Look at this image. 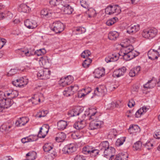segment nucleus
<instances>
[{"label": "nucleus", "mask_w": 160, "mask_h": 160, "mask_svg": "<svg viewBox=\"0 0 160 160\" xmlns=\"http://www.w3.org/2000/svg\"><path fill=\"white\" fill-rule=\"evenodd\" d=\"M97 112L96 109L94 108L89 109L88 111L85 112V118L86 115L88 117L90 120H92L90 123L89 129L90 130H94L100 128L101 125L103 124V122L102 121L98 120L95 114Z\"/></svg>", "instance_id": "1"}, {"label": "nucleus", "mask_w": 160, "mask_h": 160, "mask_svg": "<svg viewBox=\"0 0 160 160\" xmlns=\"http://www.w3.org/2000/svg\"><path fill=\"white\" fill-rule=\"evenodd\" d=\"M123 50V53L120 55L126 61L130 60L138 55V52L134 50L133 47L131 45L125 47Z\"/></svg>", "instance_id": "2"}, {"label": "nucleus", "mask_w": 160, "mask_h": 160, "mask_svg": "<svg viewBox=\"0 0 160 160\" xmlns=\"http://www.w3.org/2000/svg\"><path fill=\"white\" fill-rule=\"evenodd\" d=\"M157 32V30L155 28H148L143 30L141 35L146 39H151L155 37Z\"/></svg>", "instance_id": "3"}, {"label": "nucleus", "mask_w": 160, "mask_h": 160, "mask_svg": "<svg viewBox=\"0 0 160 160\" xmlns=\"http://www.w3.org/2000/svg\"><path fill=\"white\" fill-rule=\"evenodd\" d=\"M51 30L56 33H60L63 31L64 29V24L60 21L53 22L50 26Z\"/></svg>", "instance_id": "4"}, {"label": "nucleus", "mask_w": 160, "mask_h": 160, "mask_svg": "<svg viewBox=\"0 0 160 160\" xmlns=\"http://www.w3.org/2000/svg\"><path fill=\"white\" fill-rule=\"evenodd\" d=\"M121 8L118 5L109 6L107 7L105 9V12L106 14L111 15L114 13L118 15L121 12Z\"/></svg>", "instance_id": "5"}, {"label": "nucleus", "mask_w": 160, "mask_h": 160, "mask_svg": "<svg viewBox=\"0 0 160 160\" xmlns=\"http://www.w3.org/2000/svg\"><path fill=\"white\" fill-rule=\"evenodd\" d=\"M107 90L105 86L101 85L97 87L94 90L93 96L92 98L95 96L99 97H103L107 93Z\"/></svg>", "instance_id": "6"}, {"label": "nucleus", "mask_w": 160, "mask_h": 160, "mask_svg": "<svg viewBox=\"0 0 160 160\" xmlns=\"http://www.w3.org/2000/svg\"><path fill=\"white\" fill-rule=\"evenodd\" d=\"M13 101L9 98H3L0 102V112L2 111L4 108H7L11 106Z\"/></svg>", "instance_id": "7"}, {"label": "nucleus", "mask_w": 160, "mask_h": 160, "mask_svg": "<svg viewBox=\"0 0 160 160\" xmlns=\"http://www.w3.org/2000/svg\"><path fill=\"white\" fill-rule=\"evenodd\" d=\"M76 150V145L73 143H71L65 146L63 148L62 151L65 153L70 154Z\"/></svg>", "instance_id": "8"}, {"label": "nucleus", "mask_w": 160, "mask_h": 160, "mask_svg": "<svg viewBox=\"0 0 160 160\" xmlns=\"http://www.w3.org/2000/svg\"><path fill=\"white\" fill-rule=\"evenodd\" d=\"M82 112L80 107L76 106L69 110L68 113L69 117H74L78 115Z\"/></svg>", "instance_id": "9"}, {"label": "nucleus", "mask_w": 160, "mask_h": 160, "mask_svg": "<svg viewBox=\"0 0 160 160\" xmlns=\"http://www.w3.org/2000/svg\"><path fill=\"white\" fill-rule=\"evenodd\" d=\"M49 126L48 125H44L41 127L38 132V137L41 138H44L49 131Z\"/></svg>", "instance_id": "10"}, {"label": "nucleus", "mask_w": 160, "mask_h": 160, "mask_svg": "<svg viewBox=\"0 0 160 160\" xmlns=\"http://www.w3.org/2000/svg\"><path fill=\"white\" fill-rule=\"evenodd\" d=\"M13 125L14 122L12 121L7 122L1 126L0 130L2 132L6 133L10 131V129L13 127Z\"/></svg>", "instance_id": "11"}, {"label": "nucleus", "mask_w": 160, "mask_h": 160, "mask_svg": "<svg viewBox=\"0 0 160 160\" xmlns=\"http://www.w3.org/2000/svg\"><path fill=\"white\" fill-rule=\"evenodd\" d=\"M85 115V113L83 115L82 120L78 121L76 122L73 125V127L77 130H80L83 128L86 125V122L84 120L85 118H84V116Z\"/></svg>", "instance_id": "12"}, {"label": "nucleus", "mask_w": 160, "mask_h": 160, "mask_svg": "<svg viewBox=\"0 0 160 160\" xmlns=\"http://www.w3.org/2000/svg\"><path fill=\"white\" fill-rule=\"evenodd\" d=\"M105 69L99 68L95 69L93 72V76L95 78L99 79L104 75Z\"/></svg>", "instance_id": "13"}, {"label": "nucleus", "mask_w": 160, "mask_h": 160, "mask_svg": "<svg viewBox=\"0 0 160 160\" xmlns=\"http://www.w3.org/2000/svg\"><path fill=\"white\" fill-rule=\"evenodd\" d=\"M139 24L131 25L127 28V32L129 34H133L139 31Z\"/></svg>", "instance_id": "14"}, {"label": "nucleus", "mask_w": 160, "mask_h": 160, "mask_svg": "<svg viewBox=\"0 0 160 160\" xmlns=\"http://www.w3.org/2000/svg\"><path fill=\"white\" fill-rule=\"evenodd\" d=\"M115 150L112 147H109L104 152V156L107 158L110 157V159H112V157L114 156Z\"/></svg>", "instance_id": "15"}, {"label": "nucleus", "mask_w": 160, "mask_h": 160, "mask_svg": "<svg viewBox=\"0 0 160 160\" xmlns=\"http://www.w3.org/2000/svg\"><path fill=\"white\" fill-rule=\"evenodd\" d=\"M148 58L152 60L157 59L159 57H160L158 51L154 49H151L148 53Z\"/></svg>", "instance_id": "16"}, {"label": "nucleus", "mask_w": 160, "mask_h": 160, "mask_svg": "<svg viewBox=\"0 0 160 160\" xmlns=\"http://www.w3.org/2000/svg\"><path fill=\"white\" fill-rule=\"evenodd\" d=\"M25 25L28 28L33 29L36 28L37 26V23L35 21L30 20L29 19H27L24 22Z\"/></svg>", "instance_id": "17"}, {"label": "nucleus", "mask_w": 160, "mask_h": 160, "mask_svg": "<svg viewBox=\"0 0 160 160\" xmlns=\"http://www.w3.org/2000/svg\"><path fill=\"white\" fill-rule=\"evenodd\" d=\"M126 68L123 67L122 68L115 71L113 73V76L114 77L119 78L124 75L126 72Z\"/></svg>", "instance_id": "18"}, {"label": "nucleus", "mask_w": 160, "mask_h": 160, "mask_svg": "<svg viewBox=\"0 0 160 160\" xmlns=\"http://www.w3.org/2000/svg\"><path fill=\"white\" fill-rule=\"evenodd\" d=\"M63 3L61 4L62 6V10L65 14H72L73 11V9L69 5H65Z\"/></svg>", "instance_id": "19"}, {"label": "nucleus", "mask_w": 160, "mask_h": 160, "mask_svg": "<svg viewBox=\"0 0 160 160\" xmlns=\"http://www.w3.org/2000/svg\"><path fill=\"white\" fill-rule=\"evenodd\" d=\"M128 131L131 134H136L140 131V128L137 125H132L130 126Z\"/></svg>", "instance_id": "20"}, {"label": "nucleus", "mask_w": 160, "mask_h": 160, "mask_svg": "<svg viewBox=\"0 0 160 160\" xmlns=\"http://www.w3.org/2000/svg\"><path fill=\"white\" fill-rule=\"evenodd\" d=\"M52 13L47 9L44 8L41 11V16L45 18H48L52 16Z\"/></svg>", "instance_id": "21"}, {"label": "nucleus", "mask_w": 160, "mask_h": 160, "mask_svg": "<svg viewBox=\"0 0 160 160\" xmlns=\"http://www.w3.org/2000/svg\"><path fill=\"white\" fill-rule=\"evenodd\" d=\"M141 68L137 66L132 68L130 71L129 74L130 77H133L137 75L140 72Z\"/></svg>", "instance_id": "22"}, {"label": "nucleus", "mask_w": 160, "mask_h": 160, "mask_svg": "<svg viewBox=\"0 0 160 160\" xmlns=\"http://www.w3.org/2000/svg\"><path fill=\"white\" fill-rule=\"evenodd\" d=\"M148 109L145 106L142 107L140 108L136 112L135 116L136 118H139L141 116L145 113Z\"/></svg>", "instance_id": "23"}, {"label": "nucleus", "mask_w": 160, "mask_h": 160, "mask_svg": "<svg viewBox=\"0 0 160 160\" xmlns=\"http://www.w3.org/2000/svg\"><path fill=\"white\" fill-rule=\"evenodd\" d=\"M68 123L67 121L64 120H60L59 121L57 124V128L58 130H62L65 129Z\"/></svg>", "instance_id": "24"}, {"label": "nucleus", "mask_w": 160, "mask_h": 160, "mask_svg": "<svg viewBox=\"0 0 160 160\" xmlns=\"http://www.w3.org/2000/svg\"><path fill=\"white\" fill-rule=\"evenodd\" d=\"M128 157V153L124 152L117 155L115 159V160H127Z\"/></svg>", "instance_id": "25"}, {"label": "nucleus", "mask_w": 160, "mask_h": 160, "mask_svg": "<svg viewBox=\"0 0 160 160\" xmlns=\"http://www.w3.org/2000/svg\"><path fill=\"white\" fill-rule=\"evenodd\" d=\"M66 135L63 132H60L57 133L55 138V140L58 142H63L65 139Z\"/></svg>", "instance_id": "26"}, {"label": "nucleus", "mask_w": 160, "mask_h": 160, "mask_svg": "<svg viewBox=\"0 0 160 160\" xmlns=\"http://www.w3.org/2000/svg\"><path fill=\"white\" fill-rule=\"evenodd\" d=\"M22 1L24 2L25 3H22V4H21V8L22 10V11L24 12H29L30 10V8L26 4L27 3V0H24V1H23V0H22V1H21V2Z\"/></svg>", "instance_id": "27"}, {"label": "nucleus", "mask_w": 160, "mask_h": 160, "mask_svg": "<svg viewBox=\"0 0 160 160\" xmlns=\"http://www.w3.org/2000/svg\"><path fill=\"white\" fill-rule=\"evenodd\" d=\"M63 2L61 0H50L49 3L52 7L59 6V8H60L61 4L63 3Z\"/></svg>", "instance_id": "28"}, {"label": "nucleus", "mask_w": 160, "mask_h": 160, "mask_svg": "<svg viewBox=\"0 0 160 160\" xmlns=\"http://www.w3.org/2000/svg\"><path fill=\"white\" fill-rule=\"evenodd\" d=\"M109 145L108 142L107 141H104L101 142L99 144V148L100 150L103 151L106 150L108 148H109Z\"/></svg>", "instance_id": "29"}, {"label": "nucleus", "mask_w": 160, "mask_h": 160, "mask_svg": "<svg viewBox=\"0 0 160 160\" xmlns=\"http://www.w3.org/2000/svg\"><path fill=\"white\" fill-rule=\"evenodd\" d=\"M37 156L36 152L34 151L30 152L26 154V158L28 160H34Z\"/></svg>", "instance_id": "30"}, {"label": "nucleus", "mask_w": 160, "mask_h": 160, "mask_svg": "<svg viewBox=\"0 0 160 160\" xmlns=\"http://www.w3.org/2000/svg\"><path fill=\"white\" fill-rule=\"evenodd\" d=\"M119 35V33L118 32L114 31L109 33L108 38L110 40H115L118 37Z\"/></svg>", "instance_id": "31"}, {"label": "nucleus", "mask_w": 160, "mask_h": 160, "mask_svg": "<svg viewBox=\"0 0 160 160\" xmlns=\"http://www.w3.org/2000/svg\"><path fill=\"white\" fill-rule=\"evenodd\" d=\"M83 130H81V131H78L73 133L72 135V137L74 139H78L82 137L83 135Z\"/></svg>", "instance_id": "32"}, {"label": "nucleus", "mask_w": 160, "mask_h": 160, "mask_svg": "<svg viewBox=\"0 0 160 160\" xmlns=\"http://www.w3.org/2000/svg\"><path fill=\"white\" fill-rule=\"evenodd\" d=\"M34 138H36V137L32 135L28 137L23 138L21 139V141L23 143L28 142H32L36 140V139Z\"/></svg>", "instance_id": "33"}, {"label": "nucleus", "mask_w": 160, "mask_h": 160, "mask_svg": "<svg viewBox=\"0 0 160 160\" xmlns=\"http://www.w3.org/2000/svg\"><path fill=\"white\" fill-rule=\"evenodd\" d=\"M63 95L66 97H69L73 94L72 89L70 87L65 88L63 92Z\"/></svg>", "instance_id": "34"}, {"label": "nucleus", "mask_w": 160, "mask_h": 160, "mask_svg": "<svg viewBox=\"0 0 160 160\" xmlns=\"http://www.w3.org/2000/svg\"><path fill=\"white\" fill-rule=\"evenodd\" d=\"M92 147L89 146H84L82 149V152L85 154H90L92 149Z\"/></svg>", "instance_id": "35"}, {"label": "nucleus", "mask_w": 160, "mask_h": 160, "mask_svg": "<svg viewBox=\"0 0 160 160\" xmlns=\"http://www.w3.org/2000/svg\"><path fill=\"white\" fill-rule=\"evenodd\" d=\"M53 148V146L51 143H47L43 146L44 151L45 152H49Z\"/></svg>", "instance_id": "36"}, {"label": "nucleus", "mask_w": 160, "mask_h": 160, "mask_svg": "<svg viewBox=\"0 0 160 160\" xmlns=\"http://www.w3.org/2000/svg\"><path fill=\"white\" fill-rule=\"evenodd\" d=\"M126 140V137H123L118 138L115 143L116 146L118 147L122 145Z\"/></svg>", "instance_id": "37"}, {"label": "nucleus", "mask_w": 160, "mask_h": 160, "mask_svg": "<svg viewBox=\"0 0 160 160\" xmlns=\"http://www.w3.org/2000/svg\"><path fill=\"white\" fill-rule=\"evenodd\" d=\"M118 20V19L117 17H114L108 20L106 22V24L108 26H110L115 23Z\"/></svg>", "instance_id": "38"}, {"label": "nucleus", "mask_w": 160, "mask_h": 160, "mask_svg": "<svg viewBox=\"0 0 160 160\" xmlns=\"http://www.w3.org/2000/svg\"><path fill=\"white\" fill-rule=\"evenodd\" d=\"M46 53V51L44 48L37 50L35 52V54L38 56L43 55Z\"/></svg>", "instance_id": "39"}, {"label": "nucleus", "mask_w": 160, "mask_h": 160, "mask_svg": "<svg viewBox=\"0 0 160 160\" xmlns=\"http://www.w3.org/2000/svg\"><path fill=\"white\" fill-rule=\"evenodd\" d=\"M153 81H148V82L144 84L143 87L145 88H152L155 85V83H153Z\"/></svg>", "instance_id": "40"}, {"label": "nucleus", "mask_w": 160, "mask_h": 160, "mask_svg": "<svg viewBox=\"0 0 160 160\" xmlns=\"http://www.w3.org/2000/svg\"><path fill=\"white\" fill-rule=\"evenodd\" d=\"M32 55L31 52L28 50H21V55L22 56V57L25 56L29 57Z\"/></svg>", "instance_id": "41"}, {"label": "nucleus", "mask_w": 160, "mask_h": 160, "mask_svg": "<svg viewBox=\"0 0 160 160\" xmlns=\"http://www.w3.org/2000/svg\"><path fill=\"white\" fill-rule=\"evenodd\" d=\"M85 30V29L84 28L79 27L76 28L74 30V32H76V34H78L84 32Z\"/></svg>", "instance_id": "42"}, {"label": "nucleus", "mask_w": 160, "mask_h": 160, "mask_svg": "<svg viewBox=\"0 0 160 160\" xmlns=\"http://www.w3.org/2000/svg\"><path fill=\"white\" fill-rule=\"evenodd\" d=\"M122 54V52L120 54L118 53H115L110 55L111 58H112V62H115L117 61L119 57V56L121 55L120 54Z\"/></svg>", "instance_id": "43"}, {"label": "nucleus", "mask_w": 160, "mask_h": 160, "mask_svg": "<svg viewBox=\"0 0 160 160\" xmlns=\"http://www.w3.org/2000/svg\"><path fill=\"white\" fill-rule=\"evenodd\" d=\"M142 146V142L139 141L134 143L133 145V148L136 150H140Z\"/></svg>", "instance_id": "44"}, {"label": "nucleus", "mask_w": 160, "mask_h": 160, "mask_svg": "<svg viewBox=\"0 0 160 160\" xmlns=\"http://www.w3.org/2000/svg\"><path fill=\"white\" fill-rule=\"evenodd\" d=\"M92 62V60L89 58H87L84 60L82 63V66L85 68H88L90 63Z\"/></svg>", "instance_id": "45"}, {"label": "nucleus", "mask_w": 160, "mask_h": 160, "mask_svg": "<svg viewBox=\"0 0 160 160\" xmlns=\"http://www.w3.org/2000/svg\"><path fill=\"white\" fill-rule=\"evenodd\" d=\"M48 113V110H42L41 111H39L38 112L37 115H38L39 118H41L45 116Z\"/></svg>", "instance_id": "46"}, {"label": "nucleus", "mask_w": 160, "mask_h": 160, "mask_svg": "<svg viewBox=\"0 0 160 160\" xmlns=\"http://www.w3.org/2000/svg\"><path fill=\"white\" fill-rule=\"evenodd\" d=\"M87 13L88 14V17L89 18L94 17L96 16V11L92 8H90L88 9V12Z\"/></svg>", "instance_id": "47"}, {"label": "nucleus", "mask_w": 160, "mask_h": 160, "mask_svg": "<svg viewBox=\"0 0 160 160\" xmlns=\"http://www.w3.org/2000/svg\"><path fill=\"white\" fill-rule=\"evenodd\" d=\"M19 69L17 68L11 69L7 73V75L8 76H11L16 74L18 71Z\"/></svg>", "instance_id": "48"}, {"label": "nucleus", "mask_w": 160, "mask_h": 160, "mask_svg": "<svg viewBox=\"0 0 160 160\" xmlns=\"http://www.w3.org/2000/svg\"><path fill=\"white\" fill-rule=\"evenodd\" d=\"M29 121V119L27 117L21 118V126H24Z\"/></svg>", "instance_id": "49"}, {"label": "nucleus", "mask_w": 160, "mask_h": 160, "mask_svg": "<svg viewBox=\"0 0 160 160\" xmlns=\"http://www.w3.org/2000/svg\"><path fill=\"white\" fill-rule=\"evenodd\" d=\"M91 52L88 50H86L84 51L81 54L82 57L83 58H88V57L90 55Z\"/></svg>", "instance_id": "50"}, {"label": "nucleus", "mask_w": 160, "mask_h": 160, "mask_svg": "<svg viewBox=\"0 0 160 160\" xmlns=\"http://www.w3.org/2000/svg\"><path fill=\"white\" fill-rule=\"evenodd\" d=\"M80 4L84 8H89V4L86 0H81L80 1Z\"/></svg>", "instance_id": "51"}, {"label": "nucleus", "mask_w": 160, "mask_h": 160, "mask_svg": "<svg viewBox=\"0 0 160 160\" xmlns=\"http://www.w3.org/2000/svg\"><path fill=\"white\" fill-rule=\"evenodd\" d=\"M51 71L50 70H46L43 71V73H42V72H38L37 74V76L38 77H41L42 76V74L46 75L47 74L49 76L50 74Z\"/></svg>", "instance_id": "52"}, {"label": "nucleus", "mask_w": 160, "mask_h": 160, "mask_svg": "<svg viewBox=\"0 0 160 160\" xmlns=\"http://www.w3.org/2000/svg\"><path fill=\"white\" fill-rule=\"evenodd\" d=\"M10 97H9L10 99L13 98L18 95V92L16 90H11Z\"/></svg>", "instance_id": "53"}, {"label": "nucleus", "mask_w": 160, "mask_h": 160, "mask_svg": "<svg viewBox=\"0 0 160 160\" xmlns=\"http://www.w3.org/2000/svg\"><path fill=\"white\" fill-rule=\"evenodd\" d=\"M125 115L126 116L130 119L133 118L134 117V113L132 110H128L127 111Z\"/></svg>", "instance_id": "54"}, {"label": "nucleus", "mask_w": 160, "mask_h": 160, "mask_svg": "<svg viewBox=\"0 0 160 160\" xmlns=\"http://www.w3.org/2000/svg\"><path fill=\"white\" fill-rule=\"evenodd\" d=\"M99 152V151L98 150L95 149L94 148L92 147L90 154L92 156L95 157L98 154Z\"/></svg>", "instance_id": "55"}, {"label": "nucleus", "mask_w": 160, "mask_h": 160, "mask_svg": "<svg viewBox=\"0 0 160 160\" xmlns=\"http://www.w3.org/2000/svg\"><path fill=\"white\" fill-rule=\"evenodd\" d=\"M82 91H84L85 92V96L90 93L92 91L91 88L90 87H86L81 90Z\"/></svg>", "instance_id": "56"}, {"label": "nucleus", "mask_w": 160, "mask_h": 160, "mask_svg": "<svg viewBox=\"0 0 160 160\" xmlns=\"http://www.w3.org/2000/svg\"><path fill=\"white\" fill-rule=\"evenodd\" d=\"M72 89V92L73 94L76 92L79 89V87L78 85H75L73 86H71L70 87Z\"/></svg>", "instance_id": "57"}, {"label": "nucleus", "mask_w": 160, "mask_h": 160, "mask_svg": "<svg viewBox=\"0 0 160 160\" xmlns=\"http://www.w3.org/2000/svg\"><path fill=\"white\" fill-rule=\"evenodd\" d=\"M74 79V78L71 75H68L67 76H65L64 77H62L61 78L60 80H73Z\"/></svg>", "instance_id": "58"}, {"label": "nucleus", "mask_w": 160, "mask_h": 160, "mask_svg": "<svg viewBox=\"0 0 160 160\" xmlns=\"http://www.w3.org/2000/svg\"><path fill=\"white\" fill-rule=\"evenodd\" d=\"M126 41L128 43H132L135 41L136 38L133 37H131L129 39H126Z\"/></svg>", "instance_id": "59"}, {"label": "nucleus", "mask_w": 160, "mask_h": 160, "mask_svg": "<svg viewBox=\"0 0 160 160\" xmlns=\"http://www.w3.org/2000/svg\"><path fill=\"white\" fill-rule=\"evenodd\" d=\"M154 137L157 139L160 138V130H158L155 132L154 134Z\"/></svg>", "instance_id": "60"}, {"label": "nucleus", "mask_w": 160, "mask_h": 160, "mask_svg": "<svg viewBox=\"0 0 160 160\" xmlns=\"http://www.w3.org/2000/svg\"><path fill=\"white\" fill-rule=\"evenodd\" d=\"M11 92V90H10L8 91H6L4 93H3V97L4 96L5 97H8L7 98L10 99L9 97H10Z\"/></svg>", "instance_id": "61"}, {"label": "nucleus", "mask_w": 160, "mask_h": 160, "mask_svg": "<svg viewBox=\"0 0 160 160\" xmlns=\"http://www.w3.org/2000/svg\"><path fill=\"white\" fill-rule=\"evenodd\" d=\"M135 104V103L133 100L132 99H131L129 101L128 104V106L130 108H132V107L134 106Z\"/></svg>", "instance_id": "62"}, {"label": "nucleus", "mask_w": 160, "mask_h": 160, "mask_svg": "<svg viewBox=\"0 0 160 160\" xmlns=\"http://www.w3.org/2000/svg\"><path fill=\"white\" fill-rule=\"evenodd\" d=\"M74 160H85V157L81 155H77Z\"/></svg>", "instance_id": "63"}, {"label": "nucleus", "mask_w": 160, "mask_h": 160, "mask_svg": "<svg viewBox=\"0 0 160 160\" xmlns=\"http://www.w3.org/2000/svg\"><path fill=\"white\" fill-rule=\"evenodd\" d=\"M59 84L61 86L64 87L68 85L66 81H59Z\"/></svg>", "instance_id": "64"}]
</instances>
